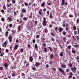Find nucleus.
Returning a JSON list of instances; mask_svg holds the SVG:
<instances>
[{
    "label": "nucleus",
    "mask_w": 79,
    "mask_h": 79,
    "mask_svg": "<svg viewBox=\"0 0 79 79\" xmlns=\"http://www.w3.org/2000/svg\"><path fill=\"white\" fill-rule=\"evenodd\" d=\"M43 25L44 26H46V25L47 24V22L46 20V18L45 17H43V20L42 22Z\"/></svg>",
    "instance_id": "1"
},
{
    "label": "nucleus",
    "mask_w": 79,
    "mask_h": 79,
    "mask_svg": "<svg viewBox=\"0 0 79 79\" xmlns=\"http://www.w3.org/2000/svg\"><path fill=\"white\" fill-rule=\"evenodd\" d=\"M8 39L10 42V43H11L13 40V37L11 36V35H9Z\"/></svg>",
    "instance_id": "2"
},
{
    "label": "nucleus",
    "mask_w": 79,
    "mask_h": 79,
    "mask_svg": "<svg viewBox=\"0 0 79 79\" xmlns=\"http://www.w3.org/2000/svg\"><path fill=\"white\" fill-rule=\"evenodd\" d=\"M58 69L59 71H60L61 73H62V74L63 75H64V70H63L61 68H59Z\"/></svg>",
    "instance_id": "3"
},
{
    "label": "nucleus",
    "mask_w": 79,
    "mask_h": 79,
    "mask_svg": "<svg viewBox=\"0 0 79 79\" xmlns=\"http://www.w3.org/2000/svg\"><path fill=\"white\" fill-rule=\"evenodd\" d=\"M13 19L11 16H9L8 17L7 19V21H9L10 22H12V21Z\"/></svg>",
    "instance_id": "4"
},
{
    "label": "nucleus",
    "mask_w": 79,
    "mask_h": 79,
    "mask_svg": "<svg viewBox=\"0 0 79 79\" xmlns=\"http://www.w3.org/2000/svg\"><path fill=\"white\" fill-rule=\"evenodd\" d=\"M71 70L73 72H76V67H74V68L72 67Z\"/></svg>",
    "instance_id": "5"
},
{
    "label": "nucleus",
    "mask_w": 79,
    "mask_h": 79,
    "mask_svg": "<svg viewBox=\"0 0 79 79\" xmlns=\"http://www.w3.org/2000/svg\"><path fill=\"white\" fill-rule=\"evenodd\" d=\"M17 22H18V23H19V24L21 23H23V20H22V19H20V21H19V19H17Z\"/></svg>",
    "instance_id": "6"
},
{
    "label": "nucleus",
    "mask_w": 79,
    "mask_h": 79,
    "mask_svg": "<svg viewBox=\"0 0 79 79\" xmlns=\"http://www.w3.org/2000/svg\"><path fill=\"white\" fill-rule=\"evenodd\" d=\"M29 61L30 62H31V63H32L33 61V58L32 56H31L30 57V59Z\"/></svg>",
    "instance_id": "7"
},
{
    "label": "nucleus",
    "mask_w": 79,
    "mask_h": 79,
    "mask_svg": "<svg viewBox=\"0 0 79 79\" xmlns=\"http://www.w3.org/2000/svg\"><path fill=\"white\" fill-rule=\"evenodd\" d=\"M7 42L5 41L3 44H2V46L3 47H6V44H7Z\"/></svg>",
    "instance_id": "8"
},
{
    "label": "nucleus",
    "mask_w": 79,
    "mask_h": 79,
    "mask_svg": "<svg viewBox=\"0 0 79 79\" xmlns=\"http://www.w3.org/2000/svg\"><path fill=\"white\" fill-rule=\"evenodd\" d=\"M18 46L17 44H15L14 46V50L15 51L18 49Z\"/></svg>",
    "instance_id": "9"
},
{
    "label": "nucleus",
    "mask_w": 79,
    "mask_h": 79,
    "mask_svg": "<svg viewBox=\"0 0 79 79\" xmlns=\"http://www.w3.org/2000/svg\"><path fill=\"white\" fill-rule=\"evenodd\" d=\"M63 31V28L61 27L59 28V32H61Z\"/></svg>",
    "instance_id": "10"
},
{
    "label": "nucleus",
    "mask_w": 79,
    "mask_h": 79,
    "mask_svg": "<svg viewBox=\"0 0 79 79\" xmlns=\"http://www.w3.org/2000/svg\"><path fill=\"white\" fill-rule=\"evenodd\" d=\"M45 40V38H44V37H42L41 38V42H44Z\"/></svg>",
    "instance_id": "11"
},
{
    "label": "nucleus",
    "mask_w": 79,
    "mask_h": 79,
    "mask_svg": "<svg viewBox=\"0 0 79 79\" xmlns=\"http://www.w3.org/2000/svg\"><path fill=\"white\" fill-rule=\"evenodd\" d=\"M40 64L39 62H37L35 64V66L36 67H37V66H40Z\"/></svg>",
    "instance_id": "12"
},
{
    "label": "nucleus",
    "mask_w": 79,
    "mask_h": 79,
    "mask_svg": "<svg viewBox=\"0 0 79 79\" xmlns=\"http://www.w3.org/2000/svg\"><path fill=\"white\" fill-rule=\"evenodd\" d=\"M50 34L52 37H55L56 35V34L55 33H53V32H51Z\"/></svg>",
    "instance_id": "13"
},
{
    "label": "nucleus",
    "mask_w": 79,
    "mask_h": 79,
    "mask_svg": "<svg viewBox=\"0 0 79 79\" xmlns=\"http://www.w3.org/2000/svg\"><path fill=\"white\" fill-rule=\"evenodd\" d=\"M72 52L73 53H74V54H75L76 53V51L75 50H74V48H72Z\"/></svg>",
    "instance_id": "14"
},
{
    "label": "nucleus",
    "mask_w": 79,
    "mask_h": 79,
    "mask_svg": "<svg viewBox=\"0 0 79 79\" xmlns=\"http://www.w3.org/2000/svg\"><path fill=\"white\" fill-rule=\"evenodd\" d=\"M3 66L4 67H5V68L8 67V64H7V63H5L4 64Z\"/></svg>",
    "instance_id": "15"
},
{
    "label": "nucleus",
    "mask_w": 79,
    "mask_h": 79,
    "mask_svg": "<svg viewBox=\"0 0 79 79\" xmlns=\"http://www.w3.org/2000/svg\"><path fill=\"white\" fill-rule=\"evenodd\" d=\"M42 9H40V10L38 12V13L39 15H41V13H42Z\"/></svg>",
    "instance_id": "16"
},
{
    "label": "nucleus",
    "mask_w": 79,
    "mask_h": 79,
    "mask_svg": "<svg viewBox=\"0 0 79 79\" xmlns=\"http://www.w3.org/2000/svg\"><path fill=\"white\" fill-rule=\"evenodd\" d=\"M50 57L51 59H53V58H54V56H53V54L52 53L50 55Z\"/></svg>",
    "instance_id": "17"
},
{
    "label": "nucleus",
    "mask_w": 79,
    "mask_h": 79,
    "mask_svg": "<svg viewBox=\"0 0 79 79\" xmlns=\"http://www.w3.org/2000/svg\"><path fill=\"white\" fill-rule=\"evenodd\" d=\"M16 74H17V73H12V75L13 77H15Z\"/></svg>",
    "instance_id": "18"
},
{
    "label": "nucleus",
    "mask_w": 79,
    "mask_h": 79,
    "mask_svg": "<svg viewBox=\"0 0 79 79\" xmlns=\"http://www.w3.org/2000/svg\"><path fill=\"white\" fill-rule=\"evenodd\" d=\"M22 13H26V10L25 8H23V9L22 10Z\"/></svg>",
    "instance_id": "19"
},
{
    "label": "nucleus",
    "mask_w": 79,
    "mask_h": 79,
    "mask_svg": "<svg viewBox=\"0 0 79 79\" xmlns=\"http://www.w3.org/2000/svg\"><path fill=\"white\" fill-rule=\"evenodd\" d=\"M61 67L62 68H66V65L62 64L61 65Z\"/></svg>",
    "instance_id": "20"
},
{
    "label": "nucleus",
    "mask_w": 79,
    "mask_h": 79,
    "mask_svg": "<svg viewBox=\"0 0 79 79\" xmlns=\"http://www.w3.org/2000/svg\"><path fill=\"white\" fill-rule=\"evenodd\" d=\"M65 0H62V3L61 5H64V4H65V2H64Z\"/></svg>",
    "instance_id": "21"
},
{
    "label": "nucleus",
    "mask_w": 79,
    "mask_h": 79,
    "mask_svg": "<svg viewBox=\"0 0 79 79\" xmlns=\"http://www.w3.org/2000/svg\"><path fill=\"white\" fill-rule=\"evenodd\" d=\"M35 48L36 50L37 49H38V46H37V44H35Z\"/></svg>",
    "instance_id": "22"
},
{
    "label": "nucleus",
    "mask_w": 79,
    "mask_h": 79,
    "mask_svg": "<svg viewBox=\"0 0 79 79\" xmlns=\"http://www.w3.org/2000/svg\"><path fill=\"white\" fill-rule=\"evenodd\" d=\"M11 32H12L13 34H15L16 32V31L14 30H12L11 31Z\"/></svg>",
    "instance_id": "23"
},
{
    "label": "nucleus",
    "mask_w": 79,
    "mask_h": 79,
    "mask_svg": "<svg viewBox=\"0 0 79 79\" xmlns=\"http://www.w3.org/2000/svg\"><path fill=\"white\" fill-rule=\"evenodd\" d=\"M63 52H61L60 53V56L61 57L63 56Z\"/></svg>",
    "instance_id": "24"
},
{
    "label": "nucleus",
    "mask_w": 79,
    "mask_h": 79,
    "mask_svg": "<svg viewBox=\"0 0 79 79\" xmlns=\"http://www.w3.org/2000/svg\"><path fill=\"white\" fill-rule=\"evenodd\" d=\"M45 3L43 2L41 4V7H44V6H45Z\"/></svg>",
    "instance_id": "25"
},
{
    "label": "nucleus",
    "mask_w": 79,
    "mask_h": 79,
    "mask_svg": "<svg viewBox=\"0 0 79 79\" xmlns=\"http://www.w3.org/2000/svg\"><path fill=\"white\" fill-rule=\"evenodd\" d=\"M30 15L29 18H30V19H31V18H32V13L31 12L30 13Z\"/></svg>",
    "instance_id": "26"
},
{
    "label": "nucleus",
    "mask_w": 79,
    "mask_h": 79,
    "mask_svg": "<svg viewBox=\"0 0 79 79\" xmlns=\"http://www.w3.org/2000/svg\"><path fill=\"white\" fill-rule=\"evenodd\" d=\"M63 40H64L63 42H66V37H64L63 39Z\"/></svg>",
    "instance_id": "27"
},
{
    "label": "nucleus",
    "mask_w": 79,
    "mask_h": 79,
    "mask_svg": "<svg viewBox=\"0 0 79 79\" xmlns=\"http://www.w3.org/2000/svg\"><path fill=\"white\" fill-rule=\"evenodd\" d=\"M8 34H9V32H8V31H6L5 35L6 36V37H7L8 36Z\"/></svg>",
    "instance_id": "28"
},
{
    "label": "nucleus",
    "mask_w": 79,
    "mask_h": 79,
    "mask_svg": "<svg viewBox=\"0 0 79 79\" xmlns=\"http://www.w3.org/2000/svg\"><path fill=\"white\" fill-rule=\"evenodd\" d=\"M1 50H2V48H0V53H1L0 56H1L2 57L3 56V54L2 53H1Z\"/></svg>",
    "instance_id": "29"
},
{
    "label": "nucleus",
    "mask_w": 79,
    "mask_h": 79,
    "mask_svg": "<svg viewBox=\"0 0 79 79\" xmlns=\"http://www.w3.org/2000/svg\"><path fill=\"white\" fill-rule=\"evenodd\" d=\"M66 34V32L65 31H63L62 32V34L64 35H65Z\"/></svg>",
    "instance_id": "30"
},
{
    "label": "nucleus",
    "mask_w": 79,
    "mask_h": 79,
    "mask_svg": "<svg viewBox=\"0 0 79 79\" xmlns=\"http://www.w3.org/2000/svg\"><path fill=\"white\" fill-rule=\"evenodd\" d=\"M10 57L11 59L12 60V61H14V60H15V58H14V57H13V56H10Z\"/></svg>",
    "instance_id": "31"
},
{
    "label": "nucleus",
    "mask_w": 79,
    "mask_h": 79,
    "mask_svg": "<svg viewBox=\"0 0 79 79\" xmlns=\"http://www.w3.org/2000/svg\"><path fill=\"white\" fill-rule=\"evenodd\" d=\"M12 2L13 4H15L16 3V0H12Z\"/></svg>",
    "instance_id": "32"
},
{
    "label": "nucleus",
    "mask_w": 79,
    "mask_h": 79,
    "mask_svg": "<svg viewBox=\"0 0 79 79\" xmlns=\"http://www.w3.org/2000/svg\"><path fill=\"white\" fill-rule=\"evenodd\" d=\"M73 29L74 31H76V30L77 29V28H76V27H75V26H73Z\"/></svg>",
    "instance_id": "33"
},
{
    "label": "nucleus",
    "mask_w": 79,
    "mask_h": 79,
    "mask_svg": "<svg viewBox=\"0 0 79 79\" xmlns=\"http://www.w3.org/2000/svg\"><path fill=\"white\" fill-rule=\"evenodd\" d=\"M52 26H53V25H52V24L49 25V28H52Z\"/></svg>",
    "instance_id": "34"
},
{
    "label": "nucleus",
    "mask_w": 79,
    "mask_h": 79,
    "mask_svg": "<svg viewBox=\"0 0 79 79\" xmlns=\"http://www.w3.org/2000/svg\"><path fill=\"white\" fill-rule=\"evenodd\" d=\"M21 75L22 77H24V76H25V74L24 73H22Z\"/></svg>",
    "instance_id": "35"
},
{
    "label": "nucleus",
    "mask_w": 79,
    "mask_h": 79,
    "mask_svg": "<svg viewBox=\"0 0 79 79\" xmlns=\"http://www.w3.org/2000/svg\"><path fill=\"white\" fill-rule=\"evenodd\" d=\"M44 52H46V53H47V48L46 47H45L44 48Z\"/></svg>",
    "instance_id": "36"
},
{
    "label": "nucleus",
    "mask_w": 79,
    "mask_h": 79,
    "mask_svg": "<svg viewBox=\"0 0 79 79\" xmlns=\"http://www.w3.org/2000/svg\"><path fill=\"white\" fill-rule=\"evenodd\" d=\"M68 48L69 50H71V46L69 45L68 46Z\"/></svg>",
    "instance_id": "37"
},
{
    "label": "nucleus",
    "mask_w": 79,
    "mask_h": 79,
    "mask_svg": "<svg viewBox=\"0 0 79 79\" xmlns=\"http://www.w3.org/2000/svg\"><path fill=\"white\" fill-rule=\"evenodd\" d=\"M3 9L4 10H6V6H5V5H4L3 6Z\"/></svg>",
    "instance_id": "38"
},
{
    "label": "nucleus",
    "mask_w": 79,
    "mask_h": 79,
    "mask_svg": "<svg viewBox=\"0 0 79 79\" xmlns=\"http://www.w3.org/2000/svg\"><path fill=\"white\" fill-rule=\"evenodd\" d=\"M23 16H24V15H23V12L22 13V14L20 15V16L21 18H23Z\"/></svg>",
    "instance_id": "39"
},
{
    "label": "nucleus",
    "mask_w": 79,
    "mask_h": 79,
    "mask_svg": "<svg viewBox=\"0 0 79 79\" xmlns=\"http://www.w3.org/2000/svg\"><path fill=\"white\" fill-rule=\"evenodd\" d=\"M32 70H36V68H35V67H32Z\"/></svg>",
    "instance_id": "40"
},
{
    "label": "nucleus",
    "mask_w": 79,
    "mask_h": 79,
    "mask_svg": "<svg viewBox=\"0 0 79 79\" xmlns=\"http://www.w3.org/2000/svg\"><path fill=\"white\" fill-rule=\"evenodd\" d=\"M45 33H48V30L47 29V28H46L45 29Z\"/></svg>",
    "instance_id": "41"
},
{
    "label": "nucleus",
    "mask_w": 79,
    "mask_h": 79,
    "mask_svg": "<svg viewBox=\"0 0 79 79\" xmlns=\"http://www.w3.org/2000/svg\"><path fill=\"white\" fill-rule=\"evenodd\" d=\"M77 59L78 61H79V56H77Z\"/></svg>",
    "instance_id": "42"
},
{
    "label": "nucleus",
    "mask_w": 79,
    "mask_h": 79,
    "mask_svg": "<svg viewBox=\"0 0 79 79\" xmlns=\"http://www.w3.org/2000/svg\"><path fill=\"white\" fill-rule=\"evenodd\" d=\"M51 39L52 42H55V39L53 38H51Z\"/></svg>",
    "instance_id": "43"
},
{
    "label": "nucleus",
    "mask_w": 79,
    "mask_h": 79,
    "mask_svg": "<svg viewBox=\"0 0 79 79\" xmlns=\"http://www.w3.org/2000/svg\"><path fill=\"white\" fill-rule=\"evenodd\" d=\"M66 44H67V45H69V44H70V41H68L66 43Z\"/></svg>",
    "instance_id": "44"
},
{
    "label": "nucleus",
    "mask_w": 79,
    "mask_h": 79,
    "mask_svg": "<svg viewBox=\"0 0 79 79\" xmlns=\"http://www.w3.org/2000/svg\"><path fill=\"white\" fill-rule=\"evenodd\" d=\"M23 48L20 49V52L21 53H23Z\"/></svg>",
    "instance_id": "45"
},
{
    "label": "nucleus",
    "mask_w": 79,
    "mask_h": 79,
    "mask_svg": "<svg viewBox=\"0 0 79 79\" xmlns=\"http://www.w3.org/2000/svg\"><path fill=\"white\" fill-rule=\"evenodd\" d=\"M49 49V50H50L51 52H52V51L53 50L52 49V48H51V47H48Z\"/></svg>",
    "instance_id": "46"
},
{
    "label": "nucleus",
    "mask_w": 79,
    "mask_h": 79,
    "mask_svg": "<svg viewBox=\"0 0 79 79\" xmlns=\"http://www.w3.org/2000/svg\"><path fill=\"white\" fill-rule=\"evenodd\" d=\"M10 51H12V46L11 45L10 46Z\"/></svg>",
    "instance_id": "47"
},
{
    "label": "nucleus",
    "mask_w": 79,
    "mask_h": 79,
    "mask_svg": "<svg viewBox=\"0 0 79 79\" xmlns=\"http://www.w3.org/2000/svg\"><path fill=\"white\" fill-rule=\"evenodd\" d=\"M1 20L2 21H5V18L3 17H2L1 18Z\"/></svg>",
    "instance_id": "48"
},
{
    "label": "nucleus",
    "mask_w": 79,
    "mask_h": 79,
    "mask_svg": "<svg viewBox=\"0 0 79 79\" xmlns=\"http://www.w3.org/2000/svg\"><path fill=\"white\" fill-rule=\"evenodd\" d=\"M77 24H79V19H77Z\"/></svg>",
    "instance_id": "49"
},
{
    "label": "nucleus",
    "mask_w": 79,
    "mask_h": 79,
    "mask_svg": "<svg viewBox=\"0 0 79 79\" xmlns=\"http://www.w3.org/2000/svg\"><path fill=\"white\" fill-rule=\"evenodd\" d=\"M32 42L33 43V44H35V39L33 40Z\"/></svg>",
    "instance_id": "50"
},
{
    "label": "nucleus",
    "mask_w": 79,
    "mask_h": 79,
    "mask_svg": "<svg viewBox=\"0 0 79 79\" xmlns=\"http://www.w3.org/2000/svg\"><path fill=\"white\" fill-rule=\"evenodd\" d=\"M68 65H69V66L70 67H72V66H73V64H69Z\"/></svg>",
    "instance_id": "51"
},
{
    "label": "nucleus",
    "mask_w": 79,
    "mask_h": 79,
    "mask_svg": "<svg viewBox=\"0 0 79 79\" xmlns=\"http://www.w3.org/2000/svg\"><path fill=\"white\" fill-rule=\"evenodd\" d=\"M12 26H13V25H12V24H9V27H10V28L12 27Z\"/></svg>",
    "instance_id": "52"
},
{
    "label": "nucleus",
    "mask_w": 79,
    "mask_h": 79,
    "mask_svg": "<svg viewBox=\"0 0 79 79\" xmlns=\"http://www.w3.org/2000/svg\"><path fill=\"white\" fill-rule=\"evenodd\" d=\"M52 13H51V14L50 15L49 18H52Z\"/></svg>",
    "instance_id": "53"
},
{
    "label": "nucleus",
    "mask_w": 79,
    "mask_h": 79,
    "mask_svg": "<svg viewBox=\"0 0 79 79\" xmlns=\"http://www.w3.org/2000/svg\"><path fill=\"white\" fill-rule=\"evenodd\" d=\"M6 71H9V69H8V67H5Z\"/></svg>",
    "instance_id": "54"
},
{
    "label": "nucleus",
    "mask_w": 79,
    "mask_h": 79,
    "mask_svg": "<svg viewBox=\"0 0 79 79\" xmlns=\"http://www.w3.org/2000/svg\"><path fill=\"white\" fill-rule=\"evenodd\" d=\"M14 16H16V15H17V14H16V12L15 11H14Z\"/></svg>",
    "instance_id": "55"
},
{
    "label": "nucleus",
    "mask_w": 79,
    "mask_h": 79,
    "mask_svg": "<svg viewBox=\"0 0 79 79\" xmlns=\"http://www.w3.org/2000/svg\"><path fill=\"white\" fill-rule=\"evenodd\" d=\"M24 5H25V6H28V4L26 2H25L24 3Z\"/></svg>",
    "instance_id": "56"
},
{
    "label": "nucleus",
    "mask_w": 79,
    "mask_h": 79,
    "mask_svg": "<svg viewBox=\"0 0 79 79\" xmlns=\"http://www.w3.org/2000/svg\"><path fill=\"white\" fill-rule=\"evenodd\" d=\"M49 12H50V11L48 10L47 11V13L48 15H49Z\"/></svg>",
    "instance_id": "57"
},
{
    "label": "nucleus",
    "mask_w": 79,
    "mask_h": 79,
    "mask_svg": "<svg viewBox=\"0 0 79 79\" xmlns=\"http://www.w3.org/2000/svg\"><path fill=\"white\" fill-rule=\"evenodd\" d=\"M39 37H40V35H38L36 36V38H37V39H39Z\"/></svg>",
    "instance_id": "58"
},
{
    "label": "nucleus",
    "mask_w": 79,
    "mask_h": 79,
    "mask_svg": "<svg viewBox=\"0 0 79 79\" xmlns=\"http://www.w3.org/2000/svg\"><path fill=\"white\" fill-rule=\"evenodd\" d=\"M74 34H75V35H76V34H77V31H74Z\"/></svg>",
    "instance_id": "59"
},
{
    "label": "nucleus",
    "mask_w": 79,
    "mask_h": 79,
    "mask_svg": "<svg viewBox=\"0 0 79 79\" xmlns=\"http://www.w3.org/2000/svg\"><path fill=\"white\" fill-rule=\"evenodd\" d=\"M6 52V53H8V49H6L5 50Z\"/></svg>",
    "instance_id": "60"
},
{
    "label": "nucleus",
    "mask_w": 79,
    "mask_h": 79,
    "mask_svg": "<svg viewBox=\"0 0 79 79\" xmlns=\"http://www.w3.org/2000/svg\"><path fill=\"white\" fill-rule=\"evenodd\" d=\"M23 19L24 21H27V19H26V17L23 18Z\"/></svg>",
    "instance_id": "61"
},
{
    "label": "nucleus",
    "mask_w": 79,
    "mask_h": 79,
    "mask_svg": "<svg viewBox=\"0 0 79 79\" xmlns=\"http://www.w3.org/2000/svg\"><path fill=\"white\" fill-rule=\"evenodd\" d=\"M69 74L70 76H73V73L72 72H70Z\"/></svg>",
    "instance_id": "62"
},
{
    "label": "nucleus",
    "mask_w": 79,
    "mask_h": 79,
    "mask_svg": "<svg viewBox=\"0 0 79 79\" xmlns=\"http://www.w3.org/2000/svg\"><path fill=\"white\" fill-rule=\"evenodd\" d=\"M48 5H49V6H50L51 5V3H49V2H47Z\"/></svg>",
    "instance_id": "63"
},
{
    "label": "nucleus",
    "mask_w": 79,
    "mask_h": 79,
    "mask_svg": "<svg viewBox=\"0 0 79 79\" xmlns=\"http://www.w3.org/2000/svg\"><path fill=\"white\" fill-rule=\"evenodd\" d=\"M77 40H78V41H79V36H77Z\"/></svg>",
    "instance_id": "64"
}]
</instances>
